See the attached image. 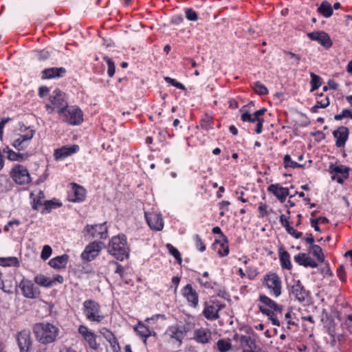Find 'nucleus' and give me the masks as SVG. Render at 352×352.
I'll use <instances>...</instances> for the list:
<instances>
[{
  "mask_svg": "<svg viewBox=\"0 0 352 352\" xmlns=\"http://www.w3.org/2000/svg\"><path fill=\"white\" fill-rule=\"evenodd\" d=\"M67 105L65 94L60 90H55L50 96L49 102L45 104V109L49 113L56 111L59 116Z\"/></svg>",
  "mask_w": 352,
  "mask_h": 352,
  "instance_id": "6",
  "label": "nucleus"
},
{
  "mask_svg": "<svg viewBox=\"0 0 352 352\" xmlns=\"http://www.w3.org/2000/svg\"><path fill=\"white\" fill-rule=\"evenodd\" d=\"M103 245L102 241H94L90 243L81 253V258L87 261H93L99 254Z\"/></svg>",
  "mask_w": 352,
  "mask_h": 352,
  "instance_id": "17",
  "label": "nucleus"
},
{
  "mask_svg": "<svg viewBox=\"0 0 352 352\" xmlns=\"http://www.w3.org/2000/svg\"><path fill=\"white\" fill-rule=\"evenodd\" d=\"M294 261L299 265H302L305 267H310L312 268H315L318 266V263L309 256L305 253H298L294 256Z\"/></svg>",
  "mask_w": 352,
  "mask_h": 352,
  "instance_id": "29",
  "label": "nucleus"
},
{
  "mask_svg": "<svg viewBox=\"0 0 352 352\" xmlns=\"http://www.w3.org/2000/svg\"><path fill=\"white\" fill-rule=\"evenodd\" d=\"M351 168L349 166L331 163L329 166V172L331 174V179L336 180L340 184H344V181L349 177Z\"/></svg>",
  "mask_w": 352,
  "mask_h": 352,
  "instance_id": "12",
  "label": "nucleus"
},
{
  "mask_svg": "<svg viewBox=\"0 0 352 352\" xmlns=\"http://www.w3.org/2000/svg\"><path fill=\"white\" fill-rule=\"evenodd\" d=\"M66 73L67 70L63 67H50L41 72V78L43 80L60 78L64 77Z\"/></svg>",
  "mask_w": 352,
  "mask_h": 352,
  "instance_id": "24",
  "label": "nucleus"
},
{
  "mask_svg": "<svg viewBox=\"0 0 352 352\" xmlns=\"http://www.w3.org/2000/svg\"><path fill=\"white\" fill-rule=\"evenodd\" d=\"M12 179L18 185H25L31 182L32 179L27 168L21 164H15L10 172Z\"/></svg>",
  "mask_w": 352,
  "mask_h": 352,
  "instance_id": "11",
  "label": "nucleus"
},
{
  "mask_svg": "<svg viewBox=\"0 0 352 352\" xmlns=\"http://www.w3.org/2000/svg\"><path fill=\"white\" fill-rule=\"evenodd\" d=\"M86 197V190L81 186L73 184L71 190L68 193V198L72 202L83 201Z\"/></svg>",
  "mask_w": 352,
  "mask_h": 352,
  "instance_id": "25",
  "label": "nucleus"
},
{
  "mask_svg": "<svg viewBox=\"0 0 352 352\" xmlns=\"http://www.w3.org/2000/svg\"><path fill=\"white\" fill-rule=\"evenodd\" d=\"M100 333L101 335L105 338V340L108 341H111L113 338H116L113 333L109 329L104 327L100 331Z\"/></svg>",
  "mask_w": 352,
  "mask_h": 352,
  "instance_id": "59",
  "label": "nucleus"
},
{
  "mask_svg": "<svg viewBox=\"0 0 352 352\" xmlns=\"http://www.w3.org/2000/svg\"><path fill=\"white\" fill-rule=\"evenodd\" d=\"M261 304L258 305L259 311L268 317L272 324L275 326H280V322L277 314H282L283 306L276 303L274 300L266 295H260L258 298Z\"/></svg>",
  "mask_w": 352,
  "mask_h": 352,
  "instance_id": "2",
  "label": "nucleus"
},
{
  "mask_svg": "<svg viewBox=\"0 0 352 352\" xmlns=\"http://www.w3.org/2000/svg\"><path fill=\"white\" fill-rule=\"evenodd\" d=\"M183 298L186 300L188 305L193 309L199 306V295L192 284L188 283L181 290Z\"/></svg>",
  "mask_w": 352,
  "mask_h": 352,
  "instance_id": "14",
  "label": "nucleus"
},
{
  "mask_svg": "<svg viewBox=\"0 0 352 352\" xmlns=\"http://www.w3.org/2000/svg\"><path fill=\"white\" fill-rule=\"evenodd\" d=\"M52 253V248L50 245H45L43 246L41 254V258L43 260H47L50 257Z\"/></svg>",
  "mask_w": 352,
  "mask_h": 352,
  "instance_id": "60",
  "label": "nucleus"
},
{
  "mask_svg": "<svg viewBox=\"0 0 352 352\" xmlns=\"http://www.w3.org/2000/svg\"><path fill=\"white\" fill-rule=\"evenodd\" d=\"M29 155L28 153H20L15 151H10V155H8L7 157L10 161L22 162L24 160L28 159Z\"/></svg>",
  "mask_w": 352,
  "mask_h": 352,
  "instance_id": "50",
  "label": "nucleus"
},
{
  "mask_svg": "<svg viewBox=\"0 0 352 352\" xmlns=\"http://www.w3.org/2000/svg\"><path fill=\"white\" fill-rule=\"evenodd\" d=\"M164 80L167 83L171 85L172 86H173V87H176V88H177L179 89H181V90H185L186 89L185 86L182 83H181L179 82H177L174 78H172L168 77V76H166V77H164Z\"/></svg>",
  "mask_w": 352,
  "mask_h": 352,
  "instance_id": "56",
  "label": "nucleus"
},
{
  "mask_svg": "<svg viewBox=\"0 0 352 352\" xmlns=\"http://www.w3.org/2000/svg\"><path fill=\"white\" fill-rule=\"evenodd\" d=\"M32 330L36 340L43 344L54 342L59 333L58 328L50 322H37Z\"/></svg>",
  "mask_w": 352,
  "mask_h": 352,
  "instance_id": "1",
  "label": "nucleus"
},
{
  "mask_svg": "<svg viewBox=\"0 0 352 352\" xmlns=\"http://www.w3.org/2000/svg\"><path fill=\"white\" fill-rule=\"evenodd\" d=\"M34 282L40 286L44 287H51L53 281L51 278L44 276L43 274H38L34 277Z\"/></svg>",
  "mask_w": 352,
  "mask_h": 352,
  "instance_id": "43",
  "label": "nucleus"
},
{
  "mask_svg": "<svg viewBox=\"0 0 352 352\" xmlns=\"http://www.w3.org/2000/svg\"><path fill=\"white\" fill-rule=\"evenodd\" d=\"M349 134V129L341 126L333 132V135L336 139V146L338 148L344 147L348 140Z\"/></svg>",
  "mask_w": 352,
  "mask_h": 352,
  "instance_id": "27",
  "label": "nucleus"
},
{
  "mask_svg": "<svg viewBox=\"0 0 352 352\" xmlns=\"http://www.w3.org/2000/svg\"><path fill=\"white\" fill-rule=\"evenodd\" d=\"M103 60L107 63V66H108V69H107L108 76L110 78H112L114 76L115 72H116L115 63H114L113 60L108 56H104Z\"/></svg>",
  "mask_w": 352,
  "mask_h": 352,
  "instance_id": "53",
  "label": "nucleus"
},
{
  "mask_svg": "<svg viewBox=\"0 0 352 352\" xmlns=\"http://www.w3.org/2000/svg\"><path fill=\"white\" fill-rule=\"evenodd\" d=\"M252 88L254 91L259 96H265L268 94L267 88L259 81H256L253 83Z\"/></svg>",
  "mask_w": 352,
  "mask_h": 352,
  "instance_id": "48",
  "label": "nucleus"
},
{
  "mask_svg": "<svg viewBox=\"0 0 352 352\" xmlns=\"http://www.w3.org/2000/svg\"><path fill=\"white\" fill-rule=\"evenodd\" d=\"M193 340L197 343L206 344L212 340V332L210 329L200 327L194 330Z\"/></svg>",
  "mask_w": 352,
  "mask_h": 352,
  "instance_id": "22",
  "label": "nucleus"
},
{
  "mask_svg": "<svg viewBox=\"0 0 352 352\" xmlns=\"http://www.w3.org/2000/svg\"><path fill=\"white\" fill-rule=\"evenodd\" d=\"M317 11L325 18L331 16L333 12V7L327 1H322L321 4L317 9Z\"/></svg>",
  "mask_w": 352,
  "mask_h": 352,
  "instance_id": "39",
  "label": "nucleus"
},
{
  "mask_svg": "<svg viewBox=\"0 0 352 352\" xmlns=\"http://www.w3.org/2000/svg\"><path fill=\"white\" fill-rule=\"evenodd\" d=\"M62 206V202L56 198L46 200L43 202V207L41 208V212L42 214H47L51 212L53 209L60 208Z\"/></svg>",
  "mask_w": 352,
  "mask_h": 352,
  "instance_id": "36",
  "label": "nucleus"
},
{
  "mask_svg": "<svg viewBox=\"0 0 352 352\" xmlns=\"http://www.w3.org/2000/svg\"><path fill=\"white\" fill-rule=\"evenodd\" d=\"M289 296L292 300L303 302L309 296V292L303 286L300 280L292 279L287 283Z\"/></svg>",
  "mask_w": 352,
  "mask_h": 352,
  "instance_id": "8",
  "label": "nucleus"
},
{
  "mask_svg": "<svg viewBox=\"0 0 352 352\" xmlns=\"http://www.w3.org/2000/svg\"><path fill=\"white\" fill-rule=\"evenodd\" d=\"M34 133V130L25 129L23 134H19L18 138L13 140L12 146L19 151H24L30 145Z\"/></svg>",
  "mask_w": 352,
  "mask_h": 352,
  "instance_id": "15",
  "label": "nucleus"
},
{
  "mask_svg": "<svg viewBox=\"0 0 352 352\" xmlns=\"http://www.w3.org/2000/svg\"><path fill=\"white\" fill-rule=\"evenodd\" d=\"M241 346L243 349L254 350L256 348V340L251 336L241 335Z\"/></svg>",
  "mask_w": 352,
  "mask_h": 352,
  "instance_id": "40",
  "label": "nucleus"
},
{
  "mask_svg": "<svg viewBox=\"0 0 352 352\" xmlns=\"http://www.w3.org/2000/svg\"><path fill=\"white\" fill-rule=\"evenodd\" d=\"M146 222L151 230L160 231L164 228V221L161 214L156 212H145Z\"/></svg>",
  "mask_w": 352,
  "mask_h": 352,
  "instance_id": "21",
  "label": "nucleus"
},
{
  "mask_svg": "<svg viewBox=\"0 0 352 352\" xmlns=\"http://www.w3.org/2000/svg\"><path fill=\"white\" fill-rule=\"evenodd\" d=\"M109 253L117 260L124 261L129 256V248L127 245V239L124 234L114 236L108 245Z\"/></svg>",
  "mask_w": 352,
  "mask_h": 352,
  "instance_id": "3",
  "label": "nucleus"
},
{
  "mask_svg": "<svg viewBox=\"0 0 352 352\" xmlns=\"http://www.w3.org/2000/svg\"><path fill=\"white\" fill-rule=\"evenodd\" d=\"M184 12L186 18L190 21H197L199 19L198 14L196 11H195L191 8H184Z\"/></svg>",
  "mask_w": 352,
  "mask_h": 352,
  "instance_id": "55",
  "label": "nucleus"
},
{
  "mask_svg": "<svg viewBox=\"0 0 352 352\" xmlns=\"http://www.w3.org/2000/svg\"><path fill=\"white\" fill-rule=\"evenodd\" d=\"M203 316L208 320L213 321L219 318V312L226 307V305L218 300H210L204 303Z\"/></svg>",
  "mask_w": 352,
  "mask_h": 352,
  "instance_id": "10",
  "label": "nucleus"
},
{
  "mask_svg": "<svg viewBox=\"0 0 352 352\" xmlns=\"http://www.w3.org/2000/svg\"><path fill=\"white\" fill-rule=\"evenodd\" d=\"M259 217L263 218L267 215V205L265 203H261L258 208Z\"/></svg>",
  "mask_w": 352,
  "mask_h": 352,
  "instance_id": "62",
  "label": "nucleus"
},
{
  "mask_svg": "<svg viewBox=\"0 0 352 352\" xmlns=\"http://www.w3.org/2000/svg\"><path fill=\"white\" fill-rule=\"evenodd\" d=\"M195 322H193V318L191 316L187 317L185 319V324L184 325H179L181 330L183 331L184 335L186 336V333L190 331L195 327Z\"/></svg>",
  "mask_w": 352,
  "mask_h": 352,
  "instance_id": "46",
  "label": "nucleus"
},
{
  "mask_svg": "<svg viewBox=\"0 0 352 352\" xmlns=\"http://www.w3.org/2000/svg\"><path fill=\"white\" fill-rule=\"evenodd\" d=\"M79 151V146L77 144L66 145L54 151V156L56 160H64L68 156L77 153Z\"/></svg>",
  "mask_w": 352,
  "mask_h": 352,
  "instance_id": "23",
  "label": "nucleus"
},
{
  "mask_svg": "<svg viewBox=\"0 0 352 352\" xmlns=\"http://www.w3.org/2000/svg\"><path fill=\"white\" fill-rule=\"evenodd\" d=\"M19 287L21 289L23 296L27 298L35 299L41 294L39 288L35 286L32 280L26 278H23L21 280Z\"/></svg>",
  "mask_w": 352,
  "mask_h": 352,
  "instance_id": "16",
  "label": "nucleus"
},
{
  "mask_svg": "<svg viewBox=\"0 0 352 352\" xmlns=\"http://www.w3.org/2000/svg\"><path fill=\"white\" fill-rule=\"evenodd\" d=\"M310 76H311V82H310L311 91H313L316 90L317 89H318L320 87V85L322 84V78L318 75H316V74L312 73V72L311 73Z\"/></svg>",
  "mask_w": 352,
  "mask_h": 352,
  "instance_id": "49",
  "label": "nucleus"
},
{
  "mask_svg": "<svg viewBox=\"0 0 352 352\" xmlns=\"http://www.w3.org/2000/svg\"><path fill=\"white\" fill-rule=\"evenodd\" d=\"M213 118L208 113H205L199 120V126L204 131H208L214 129ZM197 129L199 126H196Z\"/></svg>",
  "mask_w": 352,
  "mask_h": 352,
  "instance_id": "37",
  "label": "nucleus"
},
{
  "mask_svg": "<svg viewBox=\"0 0 352 352\" xmlns=\"http://www.w3.org/2000/svg\"><path fill=\"white\" fill-rule=\"evenodd\" d=\"M133 329L142 338H148L156 334L155 331H152L148 326L140 321L138 322V324L133 327Z\"/></svg>",
  "mask_w": 352,
  "mask_h": 352,
  "instance_id": "33",
  "label": "nucleus"
},
{
  "mask_svg": "<svg viewBox=\"0 0 352 352\" xmlns=\"http://www.w3.org/2000/svg\"><path fill=\"white\" fill-rule=\"evenodd\" d=\"M166 334L170 338L179 342L180 344H182V340L185 337L179 325H172L168 327L166 331Z\"/></svg>",
  "mask_w": 352,
  "mask_h": 352,
  "instance_id": "32",
  "label": "nucleus"
},
{
  "mask_svg": "<svg viewBox=\"0 0 352 352\" xmlns=\"http://www.w3.org/2000/svg\"><path fill=\"white\" fill-rule=\"evenodd\" d=\"M16 341L20 352H30L33 342L30 330L19 331L16 335Z\"/></svg>",
  "mask_w": 352,
  "mask_h": 352,
  "instance_id": "18",
  "label": "nucleus"
},
{
  "mask_svg": "<svg viewBox=\"0 0 352 352\" xmlns=\"http://www.w3.org/2000/svg\"><path fill=\"white\" fill-rule=\"evenodd\" d=\"M45 198V196L43 191L39 190L36 197L31 201L32 209L35 210H41V208L43 207V202L46 201Z\"/></svg>",
  "mask_w": 352,
  "mask_h": 352,
  "instance_id": "41",
  "label": "nucleus"
},
{
  "mask_svg": "<svg viewBox=\"0 0 352 352\" xmlns=\"http://www.w3.org/2000/svg\"><path fill=\"white\" fill-rule=\"evenodd\" d=\"M307 36L311 41H318L326 49L330 48L333 45L329 35L324 31L309 32L307 34Z\"/></svg>",
  "mask_w": 352,
  "mask_h": 352,
  "instance_id": "20",
  "label": "nucleus"
},
{
  "mask_svg": "<svg viewBox=\"0 0 352 352\" xmlns=\"http://www.w3.org/2000/svg\"><path fill=\"white\" fill-rule=\"evenodd\" d=\"M342 327L352 333V314L347 315L345 320L342 323Z\"/></svg>",
  "mask_w": 352,
  "mask_h": 352,
  "instance_id": "58",
  "label": "nucleus"
},
{
  "mask_svg": "<svg viewBox=\"0 0 352 352\" xmlns=\"http://www.w3.org/2000/svg\"><path fill=\"white\" fill-rule=\"evenodd\" d=\"M197 281L201 285V287L205 289H214L216 283L212 281L209 277V273L208 272H204L202 274V277H198L197 278Z\"/></svg>",
  "mask_w": 352,
  "mask_h": 352,
  "instance_id": "38",
  "label": "nucleus"
},
{
  "mask_svg": "<svg viewBox=\"0 0 352 352\" xmlns=\"http://www.w3.org/2000/svg\"><path fill=\"white\" fill-rule=\"evenodd\" d=\"M0 265L3 267H18L19 266V261L16 257H0Z\"/></svg>",
  "mask_w": 352,
  "mask_h": 352,
  "instance_id": "44",
  "label": "nucleus"
},
{
  "mask_svg": "<svg viewBox=\"0 0 352 352\" xmlns=\"http://www.w3.org/2000/svg\"><path fill=\"white\" fill-rule=\"evenodd\" d=\"M82 311L86 319L90 322H100L104 319L100 304L94 300H86L82 303Z\"/></svg>",
  "mask_w": 352,
  "mask_h": 352,
  "instance_id": "9",
  "label": "nucleus"
},
{
  "mask_svg": "<svg viewBox=\"0 0 352 352\" xmlns=\"http://www.w3.org/2000/svg\"><path fill=\"white\" fill-rule=\"evenodd\" d=\"M267 191L272 193L280 202H284L289 196V189L280 184H273L267 187Z\"/></svg>",
  "mask_w": 352,
  "mask_h": 352,
  "instance_id": "26",
  "label": "nucleus"
},
{
  "mask_svg": "<svg viewBox=\"0 0 352 352\" xmlns=\"http://www.w3.org/2000/svg\"><path fill=\"white\" fill-rule=\"evenodd\" d=\"M166 247L168 252L176 259L179 264L182 262V257L179 251L170 243H167Z\"/></svg>",
  "mask_w": 352,
  "mask_h": 352,
  "instance_id": "47",
  "label": "nucleus"
},
{
  "mask_svg": "<svg viewBox=\"0 0 352 352\" xmlns=\"http://www.w3.org/2000/svg\"><path fill=\"white\" fill-rule=\"evenodd\" d=\"M217 347L220 352H228L231 349L232 344L229 341L224 339H219L217 342Z\"/></svg>",
  "mask_w": 352,
  "mask_h": 352,
  "instance_id": "52",
  "label": "nucleus"
},
{
  "mask_svg": "<svg viewBox=\"0 0 352 352\" xmlns=\"http://www.w3.org/2000/svg\"><path fill=\"white\" fill-rule=\"evenodd\" d=\"M83 232L91 238H99L104 240L108 237L107 222L104 221L94 225L87 224L84 228Z\"/></svg>",
  "mask_w": 352,
  "mask_h": 352,
  "instance_id": "13",
  "label": "nucleus"
},
{
  "mask_svg": "<svg viewBox=\"0 0 352 352\" xmlns=\"http://www.w3.org/2000/svg\"><path fill=\"white\" fill-rule=\"evenodd\" d=\"M78 331L91 349L95 351L99 349L100 344L96 341V335L87 326L83 324L80 325Z\"/></svg>",
  "mask_w": 352,
  "mask_h": 352,
  "instance_id": "19",
  "label": "nucleus"
},
{
  "mask_svg": "<svg viewBox=\"0 0 352 352\" xmlns=\"http://www.w3.org/2000/svg\"><path fill=\"white\" fill-rule=\"evenodd\" d=\"M228 239L226 236H223L221 239H216L213 243L214 248L217 250V253L220 257H223L229 254L230 249L228 245Z\"/></svg>",
  "mask_w": 352,
  "mask_h": 352,
  "instance_id": "28",
  "label": "nucleus"
},
{
  "mask_svg": "<svg viewBox=\"0 0 352 352\" xmlns=\"http://www.w3.org/2000/svg\"><path fill=\"white\" fill-rule=\"evenodd\" d=\"M278 255L280 259V265L283 270H291L292 265L290 261L289 254L283 250V248H280L278 250Z\"/></svg>",
  "mask_w": 352,
  "mask_h": 352,
  "instance_id": "35",
  "label": "nucleus"
},
{
  "mask_svg": "<svg viewBox=\"0 0 352 352\" xmlns=\"http://www.w3.org/2000/svg\"><path fill=\"white\" fill-rule=\"evenodd\" d=\"M230 205V202L228 201H222L219 204V209L221 210L219 214L223 217L225 214V211L228 210V206Z\"/></svg>",
  "mask_w": 352,
  "mask_h": 352,
  "instance_id": "63",
  "label": "nucleus"
},
{
  "mask_svg": "<svg viewBox=\"0 0 352 352\" xmlns=\"http://www.w3.org/2000/svg\"><path fill=\"white\" fill-rule=\"evenodd\" d=\"M267 111L265 108L261 109L259 110L256 111L254 113L251 114L246 110V106H243L241 109L240 112L241 120L243 122H251V123H256V126L255 129V132L257 134H260L263 131V124L264 122V118L263 116Z\"/></svg>",
  "mask_w": 352,
  "mask_h": 352,
  "instance_id": "7",
  "label": "nucleus"
},
{
  "mask_svg": "<svg viewBox=\"0 0 352 352\" xmlns=\"http://www.w3.org/2000/svg\"><path fill=\"white\" fill-rule=\"evenodd\" d=\"M193 240L195 243V246L198 251L203 252L206 250V246L203 239L199 234H195L193 236Z\"/></svg>",
  "mask_w": 352,
  "mask_h": 352,
  "instance_id": "54",
  "label": "nucleus"
},
{
  "mask_svg": "<svg viewBox=\"0 0 352 352\" xmlns=\"http://www.w3.org/2000/svg\"><path fill=\"white\" fill-rule=\"evenodd\" d=\"M280 223L281 226L285 228L287 232L294 238L297 239L302 238V232L295 230L294 227L291 226L288 218L285 214H281L280 216Z\"/></svg>",
  "mask_w": 352,
  "mask_h": 352,
  "instance_id": "31",
  "label": "nucleus"
},
{
  "mask_svg": "<svg viewBox=\"0 0 352 352\" xmlns=\"http://www.w3.org/2000/svg\"><path fill=\"white\" fill-rule=\"evenodd\" d=\"M350 118L352 119V110L344 109L342 111V112L339 114H337L334 116V119L336 120H341L343 118Z\"/></svg>",
  "mask_w": 352,
  "mask_h": 352,
  "instance_id": "57",
  "label": "nucleus"
},
{
  "mask_svg": "<svg viewBox=\"0 0 352 352\" xmlns=\"http://www.w3.org/2000/svg\"><path fill=\"white\" fill-rule=\"evenodd\" d=\"M329 98L328 96H324V98L321 100H317L316 104L318 105L320 108H326L329 105Z\"/></svg>",
  "mask_w": 352,
  "mask_h": 352,
  "instance_id": "64",
  "label": "nucleus"
},
{
  "mask_svg": "<svg viewBox=\"0 0 352 352\" xmlns=\"http://www.w3.org/2000/svg\"><path fill=\"white\" fill-rule=\"evenodd\" d=\"M311 254L317 258L319 263H322L324 261V256L322 248L318 245H312L309 248Z\"/></svg>",
  "mask_w": 352,
  "mask_h": 352,
  "instance_id": "45",
  "label": "nucleus"
},
{
  "mask_svg": "<svg viewBox=\"0 0 352 352\" xmlns=\"http://www.w3.org/2000/svg\"><path fill=\"white\" fill-rule=\"evenodd\" d=\"M280 223L281 226L285 228L287 232L294 238L297 239L302 238V232L295 230L294 227L291 226L288 218L285 214H281L280 216Z\"/></svg>",
  "mask_w": 352,
  "mask_h": 352,
  "instance_id": "30",
  "label": "nucleus"
},
{
  "mask_svg": "<svg viewBox=\"0 0 352 352\" xmlns=\"http://www.w3.org/2000/svg\"><path fill=\"white\" fill-rule=\"evenodd\" d=\"M283 163H284V166L285 168H287V167H290L292 168H303L305 166L304 164H300L296 162L293 161L292 160L290 155H287V154L284 156Z\"/></svg>",
  "mask_w": 352,
  "mask_h": 352,
  "instance_id": "51",
  "label": "nucleus"
},
{
  "mask_svg": "<svg viewBox=\"0 0 352 352\" xmlns=\"http://www.w3.org/2000/svg\"><path fill=\"white\" fill-rule=\"evenodd\" d=\"M62 122L69 125H79L83 122V112L76 105H67L59 115Z\"/></svg>",
  "mask_w": 352,
  "mask_h": 352,
  "instance_id": "5",
  "label": "nucleus"
},
{
  "mask_svg": "<svg viewBox=\"0 0 352 352\" xmlns=\"http://www.w3.org/2000/svg\"><path fill=\"white\" fill-rule=\"evenodd\" d=\"M69 261V256L64 254L61 256H56L49 261V265L54 269H62L66 267Z\"/></svg>",
  "mask_w": 352,
  "mask_h": 352,
  "instance_id": "34",
  "label": "nucleus"
},
{
  "mask_svg": "<svg viewBox=\"0 0 352 352\" xmlns=\"http://www.w3.org/2000/svg\"><path fill=\"white\" fill-rule=\"evenodd\" d=\"M52 54V52L49 50L47 48H44L42 50H34L33 52L34 58L41 62L45 61L48 60Z\"/></svg>",
  "mask_w": 352,
  "mask_h": 352,
  "instance_id": "42",
  "label": "nucleus"
},
{
  "mask_svg": "<svg viewBox=\"0 0 352 352\" xmlns=\"http://www.w3.org/2000/svg\"><path fill=\"white\" fill-rule=\"evenodd\" d=\"M262 285L267 290L269 294L274 298H278L282 294V279L276 272L266 274L263 276Z\"/></svg>",
  "mask_w": 352,
  "mask_h": 352,
  "instance_id": "4",
  "label": "nucleus"
},
{
  "mask_svg": "<svg viewBox=\"0 0 352 352\" xmlns=\"http://www.w3.org/2000/svg\"><path fill=\"white\" fill-rule=\"evenodd\" d=\"M108 342L110 344L112 352L120 351V346L116 338H113L111 341H108Z\"/></svg>",
  "mask_w": 352,
  "mask_h": 352,
  "instance_id": "61",
  "label": "nucleus"
}]
</instances>
